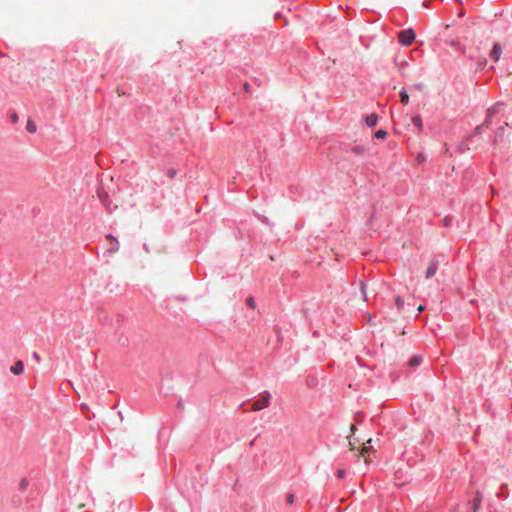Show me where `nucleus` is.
<instances>
[{"label": "nucleus", "mask_w": 512, "mask_h": 512, "mask_svg": "<svg viewBox=\"0 0 512 512\" xmlns=\"http://www.w3.org/2000/svg\"><path fill=\"white\" fill-rule=\"evenodd\" d=\"M247 303H248V305H249L250 307H254V306H255V303H254V301H253V299H252V298L248 299Z\"/></svg>", "instance_id": "nucleus-25"}, {"label": "nucleus", "mask_w": 512, "mask_h": 512, "mask_svg": "<svg viewBox=\"0 0 512 512\" xmlns=\"http://www.w3.org/2000/svg\"><path fill=\"white\" fill-rule=\"evenodd\" d=\"M501 54H502L501 46L498 43L494 44L493 49L490 54L491 58L497 62V61H499Z\"/></svg>", "instance_id": "nucleus-6"}, {"label": "nucleus", "mask_w": 512, "mask_h": 512, "mask_svg": "<svg viewBox=\"0 0 512 512\" xmlns=\"http://www.w3.org/2000/svg\"><path fill=\"white\" fill-rule=\"evenodd\" d=\"M372 439H368L365 443H363L362 448L359 452V456L363 458L365 464H370L372 462L371 455L375 454V450L370 446Z\"/></svg>", "instance_id": "nucleus-1"}, {"label": "nucleus", "mask_w": 512, "mask_h": 512, "mask_svg": "<svg viewBox=\"0 0 512 512\" xmlns=\"http://www.w3.org/2000/svg\"><path fill=\"white\" fill-rule=\"evenodd\" d=\"M286 499L287 502L291 504L294 501V496L292 494H288Z\"/></svg>", "instance_id": "nucleus-21"}, {"label": "nucleus", "mask_w": 512, "mask_h": 512, "mask_svg": "<svg viewBox=\"0 0 512 512\" xmlns=\"http://www.w3.org/2000/svg\"><path fill=\"white\" fill-rule=\"evenodd\" d=\"M11 372L15 375H20L24 371V364L22 361H17L15 364L10 368Z\"/></svg>", "instance_id": "nucleus-7"}, {"label": "nucleus", "mask_w": 512, "mask_h": 512, "mask_svg": "<svg viewBox=\"0 0 512 512\" xmlns=\"http://www.w3.org/2000/svg\"><path fill=\"white\" fill-rule=\"evenodd\" d=\"M395 304L398 309H401L404 305V299L402 297L398 296L395 300Z\"/></svg>", "instance_id": "nucleus-17"}, {"label": "nucleus", "mask_w": 512, "mask_h": 512, "mask_svg": "<svg viewBox=\"0 0 512 512\" xmlns=\"http://www.w3.org/2000/svg\"><path fill=\"white\" fill-rule=\"evenodd\" d=\"M361 289H362V292L365 293V285L363 282H361Z\"/></svg>", "instance_id": "nucleus-30"}, {"label": "nucleus", "mask_w": 512, "mask_h": 512, "mask_svg": "<svg viewBox=\"0 0 512 512\" xmlns=\"http://www.w3.org/2000/svg\"><path fill=\"white\" fill-rule=\"evenodd\" d=\"M413 87L418 89V90H421L423 88V84L417 83V84H414Z\"/></svg>", "instance_id": "nucleus-23"}, {"label": "nucleus", "mask_w": 512, "mask_h": 512, "mask_svg": "<svg viewBox=\"0 0 512 512\" xmlns=\"http://www.w3.org/2000/svg\"><path fill=\"white\" fill-rule=\"evenodd\" d=\"M270 399H271V395L269 392H264L262 395H261V398L254 401L252 406H251V409L253 411H260L264 408H266L269 403H270Z\"/></svg>", "instance_id": "nucleus-3"}, {"label": "nucleus", "mask_w": 512, "mask_h": 512, "mask_svg": "<svg viewBox=\"0 0 512 512\" xmlns=\"http://www.w3.org/2000/svg\"><path fill=\"white\" fill-rule=\"evenodd\" d=\"M98 198L109 211H113L117 208V205H112L111 201L108 200L107 193L99 191Z\"/></svg>", "instance_id": "nucleus-4"}, {"label": "nucleus", "mask_w": 512, "mask_h": 512, "mask_svg": "<svg viewBox=\"0 0 512 512\" xmlns=\"http://www.w3.org/2000/svg\"><path fill=\"white\" fill-rule=\"evenodd\" d=\"M106 238H107L108 240L112 241L113 243H116V244H117V240H116V238H115L114 236H112V235H107V237H106Z\"/></svg>", "instance_id": "nucleus-22"}, {"label": "nucleus", "mask_w": 512, "mask_h": 512, "mask_svg": "<svg viewBox=\"0 0 512 512\" xmlns=\"http://www.w3.org/2000/svg\"><path fill=\"white\" fill-rule=\"evenodd\" d=\"M421 361H422V358L420 356H414L409 361V364H410V366H417L421 363Z\"/></svg>", "instance_id": "nucleus-15"}, {"label": "nucleus", "mask_w": 512, "mask_h": 512, "mask_svg": "<svg viewBox=\"0 0 512 512\" xmlns=\"http://www.w3.org/2000/svg\"><path fill=\"white\" fill-rule=\"evenodd\" d=\"M438 269V263L434 260L430 261L429 262V265L426 269V272H425V278L426 279H429L431 278L432 276H434V274L436 273Z\"/></svg>", "instance_id": "nucleus-5"}, {"label": "nucleus", "mask_w": 512, "mask_h": 512, "mask_svg": "<svg viewBox=\"0 0 512 512\" xmlns=\"http://www.w3.org/2000/svg\"><path fill=\"white\" fill-rule=\"evenodd\" d=\"M412 122L415 126L418 127L419 130H422L423 128V124H422V119L419 115H416L412 118Z\"/></svg>", "instance_id": "nucleus-10"}, {"label": "nucleus", "mask_w": 512, "mask_h": 512, "mask_svg": "<svg viewBox=\"0 0 512 512\" xmlns=\"http://www.w3.org/2000/svg\"><path fill=\"white\" fill-rule=\"evenodd\" d=\"M33 358L38 362L41 360L40 356L36 352L33 353Z\"/></svg>", "instance_id": "nucleus-26"}, {"label": "nucleus", "mask_w": 512, "mask_h": 512, "mask_svg": "<svg viewBox=\"0 0 512 512\" xmlns=\"http://www.w3.org/2000/svg\"><path fill=\"white\" fill-rule=\"evenodd\" d=\"M350 429H351V435L349 436V438H351L354 435L355 431H356L355 425H351Z\"/></svg>", "instance_id": "nucleus-24"}, {"label": "nucleus", "mask_w": 512, "mask_h": 512, "mask_svg": "<svg viewBox=\"0 0 512 512\" xmlns=\"http://www.w3.org/2000/svg\"><path fill=\"white\" fill-rule=\"evenodd\" d=\"M495 113H496V107L488 110L487 117H486V120L484 122V125L489 126L490 119H491L492 115H494Z\"/></svg>", "instance_id": "nucleus-12"}, {"label": "nucleus", "mask_w": 512, "mask_h": 512, "mask_svg": "<svg viewBox=\"0 0 512 512\" xmlns=\"http://www.w3.org/2000/svg\"><path fill=\"white\" fill-rule=\"evenodd\" d=\"M337 476L339 478H343L345 476V470H343V469L338 470Z\"/></svg>", "instance_id": "nucleus-20"}, {"label": "nucleus", "mask_w": 512, "mask_h": 512, "mask_svg": "<svg viewBox=\"0 0 512 512\" xmlns=\"http://www.w3.org/2000/svg\"><path fill=\"white\" fill-rule=\"evenodd\" d=\"M243 87H244V90H245L246 92H248V91H249V89H250V86H249V84H248V83H245Z\"/></svg>", "instance_id": "nucleus-28"}, {"label": "nucleus", "mask_w": 512, "mask_h": 512, "mask_svg": "<svg viewBox=\"0 0 512 512\" xmlns=\"http://www.w3.org/2000/svg\"><path fill=\"white\" fill-rule=\"evenodd\" d=\"M387 136V132L385 130H378L376 133H375V137L377 139H384L385 137Z\"/></svg>", "instance_id": "nucleus-16"}, {"label": "nucleus", "mask_w": 512, "mask_h": 512, "mask_svg": "<svg viewBox=\"0 0 512 512\" xmlns=\"http://www.w3.org/2000/svg\"><path fill=\"white\" fill-rule=\"evenodd\" d=\"M26 129L29 133H35L36 132V129H37V126L35 124L34 121L32 120H28L27 122V126H26Z\"/></svg>", "instance_id": "nucleus-11"}, {"label": "nucleus", "mask_w": 512, "mask_h": 512, "mask_svg": "<svg viewBox=\"0 0 512 512\" xmlns=\"http://www.w3.org/2000/svg\"><path fill=\"white\" fill-rule=\"evenodd\" d=\"M11 119H12V121H13V122H16V121L18 120V117H17V115H16V114H13V115L11 116Z\"/></svg>", "instance_id": "nucleus-29"}, {"label": "nucleus", "mask_w": 512, "mask_h": 512, "mask_svg": "<svg viewBox=\"0 0 512 512\" xmlns=\"http://www.w3.org/2000/svg\"><path fill=\"white\" fill-rule=\"evenodd\" d=\"M481 501H482V493L480 491H477L476 492V497H475V500H474V504H473V512H477L479 507H480V504H481Z\"/></svg>", "instance_id": "nucleus-8"}, {"label": "nucleus", "mask_w": 512, "mask_h": 512, "mask_svg": "<svg viewBox=\"0 0 512 512\" xmlns=\"http://www.w3.org/2000/svg\"><path fill=\"white\" fill-rule=\"evenodd\" d=\"M417 310H418V312H423L425 310V306L424 305H419Z\"/></svg>", "instance_id": "nucleus-27"}, {"label": "nucleus", "mask_w": 512, "mask_h": 512, "mask_svg": "<svg viewBox=\"0 0 512 512\" xmlns=\"http://www.w3.org/2000/svg\"><path fill=\"white\" fill-rule=\"evenodd\" d=\"M400 98H401V102H402L404 105L408 104V102H409V95H408V93H407V91H406V90H402V91L400 92Z\"/></svg>", "instance_id": "nucleus-13"}, {"label": "nucleus", "mask_w": 512, "mask_h": 512, "mask_svg": "<svg viewBox=\"0 0 512 512\" xmlns=\"http://www.w3.org/2000/svg\"><path fill=\"white\" fill-rule=\"evenodd\" d=\"M415 32L412 29H405L399 32L398 40L404 46H409L415 40Z\"/></svg>", "instance_id": "nucleus-2"}, {"label": "nucleus", "mask_w": 512, "mask_h": 512, "mask_svg": "<svg viewBox=\"0 0 512 512\" xmlns=\"http://www.w3.org/2000/svg\"><path fill=\"white\" fill-rule=\"evenodd\" d=\"M349 448L351 451H354L356 449V442L354 440H349Z\"/></svg>", "instance_id": "nucleus-18"}, {"label": "nucleus", "mask_w": 512, "mask_h": 512, "mask_svg": "<svg viewBox=\"0 0 512 512\" xmlns=\"http://www.w3.org/2000/svg\"><path fill=\"white\" fill-rule=\"evenodd\" d=\"M118 251V243H114V245H112V247L109 249V252L110 253H115Z\"/></svg>", "instance_id": "nucleus-19"}, {"label": "nucleus", "mask_w": 512, "mask_h": 512, "mask_svg": "<svg viewBox=\"0 0 512 512\" xmlns=\"http://www.w3.org/2000/svg\"><path fill=\"white\" fill-rule=\"evenodd\" d=\"M366 124L369 126V127H373L377 124V121H378V117L376 114H371L369 116L366 117Z\"/></svg>", "instance_id": "nucleus-9"}, {"label": "nucleus", "mask_w": 512, "mask_h": 512, "mask_svg": "<svg viewBox=\"0 0 512 512\" xmlns=\"http://www.w3.org/2000/svg\"><path fill=\"white\" fill-rule=\"evenodd\" d=\"M29 486V481L27 478H22L19 482V489L24 491Z\"/></svg>", "instance_id": "nucleus-14"}]
</instances>
